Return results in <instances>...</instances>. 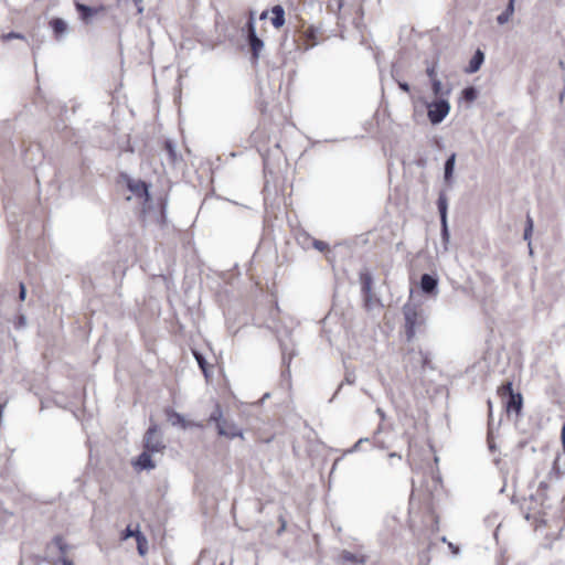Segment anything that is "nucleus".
I'll return each instance as SVG.
<instances>
[{
	"instance_id": "nucleus-32",
	"label": "nucleus",
	"mask_w": 565,
	"mask_h": 565,
	"mask_svg": "<svg viewBox=\"0 0 565 565\" xmlns=\"http://www.w3.org/2000/svg\"><path fill=\"white\" fill-rule=\"evenodd\" d=\"M418 356H419V360H420V363H422V366L423 367H426L429 362H430V355L428 352H424V351H418L417 352Z\"/></svg>"
},
{
	"instance_id": "nucleus-2",
	"label": "nucleus",
	"mask_w": 565,
	"mask_h": 565,
	"mask_svg": "<svg viewBox=\"0 0 565 565\" xmlns=\"http://www.w3.org/2000/svg\"><path fill=\"white\" fill-rule=\"evenodd\" d=\"M403 313L405 319V333L408 341H411L416 333V328L424 322V316L417 306L412 302H406L403 306Z\"/></svg>"
},
{
	"instance_id": "nucleus-38",
	"label": "nucleus",
	"mask_w": 565,
	"mask_h": 565,
	"mask_svg": "<svg viewBox=\"0 0 565 565\" xmlns=\"http://www.w3.org/2000/svg\"><path fill=\"white\" fill-rule=\"evenodd\" d=\"M371 443L373 444V446H374V447H377V448H380V449H386V447H387V446L385 445V443L377 440V439L375 438V436H373V438H371Z\"/></svg>"
},
{
	"instance_id": "nucleus-7",
	"label": "nucleus",
	"mask_w": 565,
	"mask_h": 565,
	"mask_svg": "<svg viewBox=\"0 0 565 565\" xmlns=\"http://www.w3.org/2000/svg\"><path fill=\"white\" fill-rule=\"evenodd\" d=\"M438 282L437 276L423 274L419 281L422 292L428 296H436L438 294Z\"/></svg>"
},
{
	"instance_id": "nucleus-54",
	"label": "nucleus",
	"mask_w": 565,
	"mask_h": 565,
	"mask_svg": "<svg viewBox=\"0 0 565 565\" xmlns=\"http://www.w3.org/2000/svg\"><path fill=\"white\" fill-rule=\"evenodd\" d=\"M345 380H347V382H348V383H350V384H351V383H353V380H352V377H350V376H347V377H345Z\"/></svg>"
},
{
	"instance_id": "nucleus-16",
	"label": "nucleus",
	"mask_w": 565,
	"mask_h": 565,
	"mask_svg": "<svg viewBox=\"0 0 565 565\" xmlns=\"http://www.w3.org/2000/svg\"><path fill=\"white\" fill-rule=\"evenodd\" d=\"M431 90L436 98H448L451 93V87H444L439 78L430 82Z\"/></svg>"
},
{
	"instance_id": "nucleus-35",
	"label": "nucleus",
	"mask_w": 565,
	"mask_h": 565,
	"mask_svg": "<svg viewBox=\"0 0 565 565\" xmlns=\"http://www.w3.org/2000/svg\"><path fill=\"white\" fill-rule=\"evenodd\" d=\"M250 21L253 22V26L256 28L255 11L249 12L248 20L246 21L245 25L242 29L243 32H247V25L250 23Z\"/></svg>"
},
{
	"instance_id": "nucleus-39",
	"label": "nucleus",
	"mask_w": 565,
	"mask_h": 565,
	"mask_svg": "<svg viewBox=\"0 0 565 565\" xmlns=\"http://www.w3.org/2000/svg\"><path fill=\"white\" fill-rule=\"evenodd\" d=\"M398 87L404 90L405 93H409L411 86L406 82H398Z\"/></svg>"
},
{
	"instance_id": "nucleus-10",
	"label": "nucleus",
	"mask_w": 565,
	"mask_h": 565,
	"mask_svg": "<svg viewBox=\"0 0 565 565\" xmlns=\"http://www.w3.org/2000/svg\"><path fill=\"white\" fill-rule=\"evenodd\" d=\"M153 454L147 450H143L137 459L134 461V466L139 470H151L156 467L151 456Z\"/></svg>"
},
{
	"instance_id": "nucleus-8",
	"label": "nucleus",
	"mask_w": 565,
	"mask_h": 565,
	"mask_svg": "<svg viewBox=\"0 0 565 565\" xmlns=\"http://www.w3.org/2000/svg\"><path fill=\"white\" fill-rule=\"evenodd\" d=\"M127 186L134 195L143 199L145 202L150 200L149 185L145 181L129 179Z\"/></svg>"
},
{
	"instance_id": "nucleus-25",
	"label": "nucleus",
	"mask_w": 565,
	"mask_h": 565,
	"mask_svg": "<svg viewBox=\"0 0 565 565\" xmlns=\"http://www.w3.org/2000/svg\"><path fill=\"white\" fill-rule=\"evenodd\" d=\"M164 148H166V151L168 152V156H169V159L172 163H175L177 160H178V157H177V147L173 143L172 140L170 139H167L164 141Z\"/></svg>"
},
{
	"instance_id": "nucleus-30",
	"label": "nucleus",
	"mask_w": 565,
	"mask_h": 565,
	"mask_svg": "<svg viewBox=\"0 0 565 565\" xmlns=\"http://www.w3.org/2000/svg\"><path fill=\"white\" fill-rule=\"evenodd\" d=\"M512 382H505L503 383L499 388H498V393L502 396V397H509L511 396V394H515V392L513 391V387H512Z\"/></svg>"
},
{
	"instance_id": "nucleus-37",
	"label": "nucleus",
	"mask_w": 565,
	"mask_h": 565,
	"mask_svg": "<svg viewBox=\"0 0 565 565\" xmlns=\"http://www.w3.org/2000/svg\"><path fill=\"white\" fill-rule=\"evenodd\" d=\"M54 565H74V563L66 556H61Z\"/></svg>"
},
{
	"instance_id": "nucleus-44",
	"label": "nucleus",
	"mask_w": 565,
	"mask_h": 565,
	"mask_svg": "<svg viewBox=\"0 0 565 565\" xmlns=\"http://www.w3.org/2000/svg\"><path fill=\"white\" fill-rule=\"evenodd\" d=\"M375 412L380 416L381 420H385L386 415H385V412L382 408L377 407Z\"/></svg>"
},
{
	"instance_id": "nucleus-6",
	"label": "nucleus",
	"mask_w": 565,
	"mask_h": 565,
	"mask_svg": "<svg viewBox=\"0 0 565 565\" xmlns=\"http://www.w3.org/2000/svg\"><path fill=\"white\" fill-rule=\"evenodd\" d=\"M360 282H361V291L363 296L364 303L366 308L372 307L373 302V292H372V285H373V276L369 270H363L360 273Z\"/></svg>"
},
{
	"instance_id": "nucleus-46",
	"label": "nucleus",
	"mask_w": 565,
	"mask_h": 565,
	"mask_svg": "<svg viewBox=\"0 0 565 565\" xmlns=\"http://www.w3.org/2000/svg\"><path fill=\"white\" fill-rule=\"evenodd\" d=\"M343 459V457H339L334 460L333 465H332V468H331V472L334 471L335 468H338V463Z\"/></svg>"
},
{
	"instance_id": "nucleus-43",
	"label": "nucleus",
	"mask_w": 565,
	"mask_h": 565,
	"mask_svg": "<svg viewBox=\"0 0 565 565\" xmlns=\"http://www.w3.org/2000/svg\"><path fill=\"white\" fill-rule=\"evenodd\" d=\"M132 1H134L135 6L137 7L138 12L141 13L143 11V8L141 6L142 0H132Z\"/></svg>"
},
{
	"instance_id": "nucleus-20",
	"label": "nucleus",
	"mask_w": 565,
	"mask_h": 565,
	"mask_svg": "<svg viewBox=\"0 0 565 565\" xmlns=\"http://www.w3.org/2000/svg\"><path fill=\"white\" fill-rule=\"evenodd\" d=\"M76 10L78 11L81 19L85 22H88V20L97 13V9L79 2L76 3Z\"/></svg>"
},
{
	"instance_id": "nucleus-19",
	"label": "nucleus",
	"mask_w": 565,
	"mask_h": 565,
	"mask_svg": "<svg viewBox=\"0 0 565 565\" xmlns=\"http://www.w3.org/2000/svg\"><path fill=\"white\" fill-rule=\"evenodd\" d=\"M437 207H438L440 221H448L447 220L448 199L444 191L439 192V195L437 199Z\"/></svg>"
},
{
	"instance_id": "nucleus-34",
	"label": "nucleus",
	"mask_w": 565,
	"mask_h": 565,
	"mask_svg": "<svg viewBox=\"0 0 565 565\" xmlns=\"http://www.w3.org/2000/svg\"><path fill=\"white\" fill-rule=\"evenodd\" d=\"M141 541L146 542V539L140 531H137L138 552L140 555H143L146 553V550L143 548Z\"/></svg>"
},
{
	"instance_id": "nucleus-40",
	"label": "nucleus",
	"mask_w": 565,
	"mask_h": 565,
	"mask_svg": "<svg viewBox=\"0 0 565 565\" xmlns=\"http://www.w3.org/2000/svg\"><path fill=\"white\" fill-rule=\"evenodd\" d=\"M25 295H26L25 286H24V284L21 282L20 284V292H19L20 299L24 300Z\"/></svg>"
},
{
	"instance_id": "nucleus-5",
	"label": "nucleus",
	"mask_w": 565,
	"mask_h": 565,
	"mask_svg": "<svg viewBox=\"0 0 565 565\" xmlns=\"http://www.w3.org/2000/svg\"><path fill=\"white\" fill-rule=\"evenodd\" d=\"M246 40L252 50V58L257 62L260 52L264 49V41L257 35L256 28L253 26V22L247 25Z\"/></svg>"
},
{
	"instance_id": "nucleus-27",
	"label": "nucleus",
	"mask_w": 565,
	"mask_h": 565,
	"mask_svg": "<svg viewBox=\"0 0 565 565\" xmlns=\"http://www.w3.org/2000/svg\"><path fill=\"white\" fill-rule=\"evenodd\" d=\"M461 96L467 102H475L478 97V90L473 86H468L462 89Z\"/></svg>"
},
{
	"instance_id": "nucleus-21",
	"label": "nucleus",
	"mask_w": 565,
	"mask_h": 565,
	"mask_svg": "<svg viewBox=\"0 0 565 565\" xmlns=\"http://www.w3.org/2000/svg\"><path fill=\"white\" fill-rule=\"evenodd\" d=\"M440 237L444 245V250H448V244L450 241V233L448 228V221H440Z\"/></svg>"
},
{
	"instance_id": "nucleus-41",
	"label": "nucleus",
	"mask_w": 565,
	"mask_h": 565,
	"mask_svg": "<svg viewBox=\"0 0 565 565\" xmlns=\"http://www.w3.org/2000/svg\"><path fill=\"white\" fill-rule=\"evenodd\" d=\"M137 531H138V530L134 531V530H131V529L128 526V527L126 529V535H125V537H129V536H136V537H137Z\"/></svg>"
},
{
	"instance_id": "nucleus-17",
	"label": "nucleus",
	"mask_w": 565,
	"mask_h": 565,
	"mask_svg": "<svg viewBox=\"0 0 565 565\" xmlns=\"http://www.w3.org/2000/svg\"><path fill=\"white\" fill-rule=\"evenodd\" d=\"M271 13H273V17H271L273 26L276 29L281 28L286 22L284 8L279 4L274 6L271 9Z\"/></svg>"
},
{
	"instance_id": "nucleus-4",
	"label": "nucleus",
	"mask_w": 565,
	"mask_h": 565,
	"mask_svg": "<svg viewBox=\"0 0 565 565\" xmlns=\"http://www.w3.org/2000/svg\"><path fill=\"white\" fill-rule=\"evenodd\" d=\"M143 448L152 454L162 452L166 449L162 434L157 424H152L143 436Z\"/></svg>"
},
{
	"instance_id": "nucleus-15",
	"label": "nucleus",
	"mask_w": 565,
	"mask_h": 565,
	"mask_svg": "<svg viewBox=\"0 0 565 565\" xmlns=\"http://www.w3.org/2000/svg\"><path fill=\"white\" fill-rule=\"evenodd\" d=\"M456 153L452 152L445 161L444 164V180L446 183L451 184L452 181V174L455 171V164H456Z\"/></svg>"
},
{
	"instance_id": "nucleus-31",
	"label": "nucleus",
	"mask_w": 565,
	"mask_h": 565,
	"mask_svg": "<svg viewBox=\"0 0 565 565\" xmlns=\"http://www.w3.org/2000/svg\"><path fill=\"white\" fill-rule=\"evenodd\" d=\"M311 247L319 252H326L329 249V245L326 242L316 238H313Z\"/></svg>"
},
{
	"instance_id": "nucleus-47",
	"label": "nucleus",
	"mask_w": 565,
	"mask_h": 565,
	"mask_svg": "<svg viewBox=\"0 0 565 565\" xmlns=\"http://www.w3.org/2000/svg\"><path fill=\"white\" fill-rule=\"evenodd\" d=\"M281 351H282V362L286 363L287 362V352H286V348L284 347V344H281Z\"/></svg>"
},
{
	"instance_id": "nucleus-11",
	"label": "nucleus",
	"mask_w": 565,
	"mask_h": 565,
	"mask_svg": "<svg viewBox=\"0 0 565 565\" xmlns=\"http://www.w3.org/2000/svg\"><path fill=\"white\" fill-rule=\"evenodd\" d=\"M523 405V397L522 394L516 392L515 394H511V396L508 397V401L505 403L507 411L509 413H516L519 414L522 409Z\"/></svg>"
},
{
	"instance_id": "nucleus-50",
	"label": "nucleus",
	"mask_w": 565,
	"mask_h": 565,
	"mask_svg": "<svg viewBox=\"0 0 565 565\" xmlns=\"http://www.w3.org/2000/svg\"><path fill=\"white\" fill-rule=\"evenodd\" d=\"M267 14H268V11H267V10L263 11V12L260 13V15H259V19H260V20H265V19L267 18Z\"/></svg>"
},
{
	"instance_id": "nucleus-29",
	"label": "nucleus",
	"mask_w": 565,
	"mask_h": 565,
	"mask_svg": "<svg viewBox=\"0 0 565 565\" xmlns=\"http://www.w3.org/2000/svg\"><path fill=\"white\" fill-rule=\"evenodd\" d=\"M558 461H559V457H556L554 460H553V463H552V468L548 472V479L550 481L552 480H557L559 478V476L562 475L561 472V467L558 465Z\"/></svg>"
},
{
	"instance_id": "nucleus-51",
	"label": "nucleus",
	"mask_w": 565,
	"mask_h": 565,
	"mask_svg": "<svg viewBox=\"0 0 565 565\" xmlns=\"http://www.w3.org/2000/svg\"><path fill=\"white\" fill-rule=\"evenodd\" d=\"M449 547L452 550L455 554L459 552L458 547L454 546L451 543H449Z\"/></svg>"
},
{
	"instance_id": "nucleus-52",
	"label": "nucleus",
	"mask_w": 565,
	"mask_h": 565,
	"mask_svg": "<svg viewBox=\"0 0 565 565\" xmlns=\"http://www.w3.org/2000/svg\"><path fill=\"white\" fill-rule=\"evenodd\" d=\"M263 160H264V168L265 170L268 168V161H267V158L265 156H263Z\"/></svg>"
},
{
	"instance_id": "nucleus-33",
	"label": "nucleus",
	"mask_w": 565,
	"mask_h": 565,
	"mask_svg": "<svg viewBox=\"0 0 565 565\" xmlns=\"http://www.w3.org/2000/svg\"><path fill=\"white\" fill-rule=\"evenodd\" d=\"M2 40L3 41H9V40H12V39H21V40H24V35L21 34V33H18V32H9V33H6V34H2Z\"/></svg>"
},
{
	"instance_id": "nucleus-28",
	"label": "nucleus",
	"mask_w": 565,
	"mask_h": 565,
	"mask_svg": "<svg viewBox=\"0 0 565 565\" xmlns=\"http://www.w3.org/2000/svg\"><path fill=\"white\" fill-rule=\"evenodd\" d=\"M52 543L57 547V550L60 551V553L62 554V556H65V554L67 553L70 546L68 544L63 540L62 536L60 535H56L53 537L52 540Z\"/></svg>"
},
{
	"instance_id": "nucleus-23",
	"label": "nucleus",
	"mask_w": 565,
	"mask_h": 565,
	"mask_svg": "<svg viewBox=\"0 0 565 565\" xmlns=\"http://www.w3.org/2000/svg\"><path fill=\"white\" fill-rule=\"evenodd\" d=\"M534 222L530 214L526 215V224L523 233L524 241L529 242V247H531V236L533 233ZM530 253H532V248H530Z\"/></svg>"
},
{
	"instance_id": "nucleus-26",
	"label": "nucleus",
	"mask_w": 565,
	"mask_h": 565,
	"mask_svg": "<svg viewBox=\"0 0 565 565\" xmlns=\"http://www.w3.org/2000/svg\"><path fill=\"white\" fill-rule=\"evenodd\" d=\"M364 443H371V438H369V437L360 438L352 447L343 450L342 457H345L348 455H351V454L360 451L361 450V445L364 444Z\"/></svg>"
},
{
	"instance_id": "nucleus-36",
	"label": "nucleus",
	"mask_w": 565,
	"mask_h": 565,
	"mask_svg": "<svg viewBox=\"0 0 565 565\" xmlns=\"http://www.w3.org/2000/svg\"><path fill=\"white\" fill-rule=\"evenodd\" d=\"M426 74L427 76L429 77V81L431 82L433 79H437V74H436V67L435 65H431V66H428L427 70H426Z\"/></svg>"
},
{
	"instance_id": "nucleus-24",
	"label": "nucleus",
	"mask_w": 565,
	"mask_h": 565,
	"mask_svg": "<svg viewBox=\"0 0 565 565\" xmlns=\"http://www.w3.org/2000/svg\"><path fill=\"white\" fill-rule=\"evenodd\" d=\"M296 239L303 249H309L311 247L313 237H311L307 232H301L297 235Z\"/></svg>"
},
{
	"instance_id": "nucleus-18",
	"label": "nucleus",
	"mask_w": 565,
	"mask_h": 565,
	"mask_svg": "<svg viewBox=\"0 0 565 565\" xmlns=\"http://www.w3.org/2000/svg\"><path fill=\"white\" fill-rule=\"evenodd\" d=\"M515 0H509L507 8L497 17V22L503 25L509 22L514 13Z\"/></svg>"
},
{
	"instance_id": "nucleus-3",
	"label": "nucleus",
	"mask_w": 565,
	"mask_h": 565,
	"mask_svg": "<svg viewBox=\"0 0 565 565\" xmlns=\"http://www.w3.org/2000/svg\"><path fill=\"white\" fill-rule=\"evenodd\" d=\"M427 117L431 125L440 124L450 113L448 98H436L426 104Z\"/></svg>"
},
{
	"instance_id": "nucleus-9",
	"label": "nucleus",
	"mask_w": 565,
	"mask_h": 565,
	"mask_svg": "<svg viewBox=\"0 0 565 565\" xmlns=\"http://www.w3.org/2000/svg\"><path fill=\"white\" fill-rule=\"evenodd\" d=\"M168 422L175 427H181L183 429H186L188 427H196L202 428L203 425L201 423H189L185 420L182 414L173 411V409H167L166 412Z\"/></svg>"
},
{
	"instance_id": "nucleus-22",
	"label": "nucleus",
	"mask_w": 565,
	"mask_h": 565,
	"mask_svg": "<svg viewBox=\"0 0 565 565\" xmlns=\"http://www.w3.org/2000/svg\"><path fill=\"white\" fill-rule=\"evenodd\" d=\"M193 356H194L195 361L198 362V365L201 369L202 373L207 379L210 376V374H209V370H207V362H206L204 355L201 352L193 350Z\"/></svg>"
},
{
	"instance_id": "nucleus-42",
	"label": "nucleus",
	"mask_w": 565,
	"mask_h": 565,
	"mask_svg": "<svg viewBox=\"0 0 565 565\" xmlns=\"http://www.w3.org/2000/svg\"><path fill=\"white\" fill-rule=\"evenodd\" d=\"M388 458L392 459V460H395V459H397L399 461L402 460V456L398 452H390L388 454Z\"/></svg>"
},
{
	"instance_id": "nucleus-1",
	"label": "nucleus",
	"mask_w": 565,
	"mask_h": 565,
	"mask_svg": "<svg viewBox=\"0 0 565 565\" xmlns=\"http://www.w3.org/2000/svg\"><path fill=\"white\" fill-rule=\"evenodd\" d=\"M210 423H215L217 434L222 437L234 439L236 437L244 438L243 430L233 422L227 420L223 416L222 408L218 404L209 417Z\"/></svg>"
},
{
	"instance_id": "nucleus-13",
	"label": "nucleus",
	"mask_w": 565,
	"mask_h": 565,
	"mask_svg": "<svg viewBox=\"0 0 565 565\" xmlns=\"http://www.w3.org/2000/svg\"><path fill=\"white\" fill-rule=\"evenodd\" d=\"M341 559L345 563H352V564H356V565H363L366 563V555L364 554H361V553H352L350 551H342L341 552Z\"/></svg>"
},
{
	"instance_id": "nucleus-48",
	"label": "nucleus",
	"mask_w": 565,
	"mask_h": 565,
	"mask_svg": "<svg viewBox=\"0 0 565 565\" xmlns=\"http://www.w3.org/2000/svg\"><path fill=\"white\" fill-rule=\"evenodd\" d=\"M161 207H162V212H161V214H162V217H163V216H164V214H166V209H167V202H166V201H162V202H161Z\"/></svg>"
},
{
	"instance_id": "nucleus-53",
	"label": "nucleus",
	"mask_w": 565,
	"mask_h": 565,
	"mask_svg": "<svg viewBox=\"0 0 565 565\" xmlns=\"http://www.w3.org/2000/svg\"><path fill=\"white\" fill-rule=\"evenodd\" d=\"M381 430H382V425H380V426L377 427V429H376V430H375V433H374V436L376 437V436L380 434V431H381Z\"/></svg>"
},
{
	"instance_id": "nucleus-55",
	"label": "nucleus",
	"mask_w": 565,
	"mask_h": 565,
	"mask_svg": "<svg viewBox=\"0 0 565 565\" xmlns=\"http://www.w3.org/2000/svg\"><path fill=\"white\" fill-rule=\"evenodd\" d=\"M220 565H225L224 563L220 564Z\"/></svg>"
},
{
	"instance_id": "nucleus-49",
	"label": "nucleus",
	"mask_w": 565,
	"mask_h": 565,
	"mask_svg": "<svg viewBox=\"0 0 565 565\" xmlns=\"http://www.w3.org/2000/svg\"><path fill=\"white\" fill-rule=\"evenodd\" d=\"M333 1H334V2H335V4H337V9H338V10H341V8H342V6H343V4H342V0H333Z\"/></svg>"
},
{
	"instance_id": "nucleus-14",
	"label": "nucleus",
	"mask_w": 565,
	"mask_h": 565,
	"mask_svg": "<svg viewBox=\"0 0 565 565\" xmlns=\"http://www.w3.org/2000/svg\"><path fill=\"white\" fill-rule=\"evenodd\" d=\"M56 40H61L67 32V23L61 18H54L50 21Z\"/></svg>"
},
{
	"instance_id": "nucleus-45",
	"label": "nucleus",
	"mask_w": 565,
	"mask_h": 565,
	"mask_svg": "<svg viewBox=\"0 0 565 565\" xmlns=\"http://www.w3.org/2000/svg\"><path fill=\"white\" fill-rule=\"evenodd\" d=\"M25 324H26V319H25V317H24V316H21V317L19 318L18 327H19V328H20V327H24Z\"/></svg>"
},
{
	"instance_id": "nucleus-12",
	"label": "nucleus",
	"mask_w": 565,
	"mask_h": 565,
	"mask_svg": "<svg viewBox=\"0 0 565 565\" xmlns=\"http://www.w3.org/2000/svg\"><path fill=\"white\" fill-rule=\"evenodd\" d=\"M484 61V53L478 49L469 61L466 72L469 74L476 73L480 70Z\"/></svg>"
}]
</instances>
